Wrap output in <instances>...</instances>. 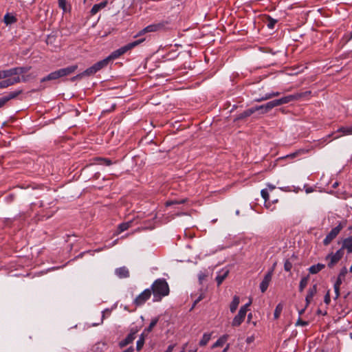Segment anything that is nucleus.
<instances>
[{
    "instance_id": "obj_1",
    "label": "nucleus",
    "mask_w": 352,
    "mask_h": 352,
    "mask_svg": "<svg viewBox=\"0 0 352 352\" xmlns=\"http://www.w3.org/2000/svg\"><path fill=\"white\" fill-rule=\"evenodd\" d=\"M151 293L153 294V301L159 302L164 296L169 294V287L164 278H158L151 285Z\"/></svg>"
},
{
    "instance_id": "obj_2",
    "label": "nucleus",
    "mask_w": 352,
    "mask_h": 352,
    "mask_svg": "<svg viewBox=\"0 0 352 352\" xmlns=\"http://www.w3.org/2000/svg\"><path fill=\"white\" fill-rule=\"evenodd\" d=\"M78 68L77 65H71L65 68H62L51 72L47 76L43 77L41 80V82H44L50 80H57L60 78L65 77L74 73Z\"/></svg>"
},
{
    "instance_id": "obj_3",
    "label": "nucleus",
    "mask_w": 352,
    "mask_h": 352,
    "mask_svg": "<svg viewBox=\"0 0 352 352\" xmlns=\"http://www.w3.org/2000/svg\"><path fill=\"white\" fill-rule=\"evenodd\" d=\"M144 39L136 40L133 42L129 43L124 46L120 47L119 49L113 51L109 56H107L109 61L119 58L122 54H125L128 51L132 50L140 43L144 41Z\"/></svg>"
},
{
    "instance_id": "obj_4",
    "label": "nucleus",
    "mask_w": 352,
    "mask_h": 352,
    "mask_svg": "<svg viewBox=\"0 0 352 352\" xmlns=\"http://www.w3.org/2000/svg\"><path fill=\"white\" fill-rule=\"evenodd\" d=\"M282 104H283V100L281 98L279 99L271 100L265 104L252 107V109L254 110V113H255L257 111L261 110L262 113H267L268 111H270L274 107L280 106Z\"/></svg>"
},
{
    "instance_id": "obj_5",
    "label": "nucleus",
    "mask_w": 352,
    "mask_h": 352,
    "mask_svg": "<svg viewBox=\"0 0 352 352\" xmlns=\"http://www.w3.org/2000/svg\"><path fill=\"white\" fill-rule=\"evenodd\" d=\"M344 255L343 248L339 249L336 253H330L326 257L327 261H329L328 267H333L342 258Z\"/></svg>"
},
{
    "instance_id": "obj_6",
    "label": "nucleus",
    "mask_w": 352,
    "mask_h": 352,
    "mask_svg": "<svg viewBox=\"0 0 352 352\" xmlns=\"http://www.w3.org/2000/svg\"><path fill=\"white\" fill-rule=\"evenodd\" d=\"M311 94V91H305L302 92H298L292 95H289L287 96H284L282 98L283 104L292 102L294 100H297L302 98L307 97L310 96Z\"/></svg>"
},
{
    "instance_id": "obj_7",
    "label": "nucleus",
    "mask_w": 352,
    "mask_h": 352,
    "mask_svg": "<svg viewBox=\"0 0 352 352\" xmlns=\"http://www.w3.org/2000/svg\"><path fill=\"white\" fill-rule=\"evenodd\" d=\"M166 24H167V22H161V23L151 24V25L146 26V28H144V29H142L138 33V35H142L145 33L154 32L161 30L164 28V27Z\"/></svg>"
},
{
    "instance_id": "obj_8",
    "label": "nucleus",
    "mask_w": 352,
    "mask_h": 352,
    "mask_svg": "<svg viewBox=\"0 0 352 352\" xmlns=\"http://www.w3.org/2000/svg\"><path fill=\"white\" fill-rule=\"evenodd\" d=\"M342 228L343 226L341 223H340L336 227L333 228L323 240V244L324 245H328L337 236Z\"/></svg>"
},
{
    "instance_id": "obj_9",
    "label": "nucleus",
    "mask_w": 352,
    "mask_h": 352,
    "mask_svg": "<svg viewBox=\"0 0 352 352\" xmlns=\"http://www.w3.org/2000/svg\"><path fill=\"white\" fill-rule=\"evenodd\" d=\"M151 294V290L150 289H144L134 299V304L136 306H141L144 305L145 302L150 298Z\"/></svg>"
},
{
    "instance_id": "obj_10",
    "label": "nucleus",
    "mask_w": 352,
    "mask_h": 352,
    "mask_svg": "<svg viewBox=\"0 0 352 352\" xmlns=\"http://www.w3.org/2000/svg\"><path fill=\"white\" fill-rule=\"evenodd\" d=\"M22 93L21 89L11 91L8 94L3 96L0 98V108L3 107L9 100L16 98L19 94Z\"/></svg>"
},
{
    "instance_id": "obj_11",
    "label": "nucleus",
    "mask_w": 352,
    "mask_h": 352,
    "mask_svg": "<svg viewBox=\"0 0 352 352\" xmlns=\"http://www.w3.org/2000/svg\"><path fill=\"white\" fill-rule=\"evenodd\" d=\"M137 332H138L137 329H132L131 330L130 333L119 343L120 347L123 348V347L126 346V345L132 343L135 338V334Z\"/></svg>"
},
{
    "instance_id": "obj_12",
    "label": "nucleus",
    "mask_w": 352,
    "mask_h": 352,
    "mask_svg": "<svg viewBox=\"0 0 352 352\" xmlns=\"http://www.w3.org/2000/svg\"><path fill=\"white\" fill-rule=\"evenodd\" d=\"M272 276L271 275V272H267L264 276L263 280L260 283V289L262 293L266 292L270 285V283L272 280Z\"/></svg>"
},
{
    "instance_id": "obj_13",
    "label": "nucleus",
    "mask_w": 352,
    "mask_h": 352,
    "mask_svg": "<svg viewBox=\"0 0 352 352\" xmlns=\"http://www.w3.org/2000/svg\"><path fill=\"white\" fill-rule=\"evenodd\" d=\"M115 274L120 278H126L130 276L129 271L125 266L116 268L115 270Z\"/></svg>"
},
{
    "instance_id": "obj_14",
    "label": "nucleus",
    "mask_w": 352,
    "mask_h": 352,
    "mask_svg": "<svg viewBox=\"0 0 352 352\" xmlns=\"http://www.w3.org/2000/svg\"><path fill=\"white\" fill-rule=\"evenodd\" d=\"M229 274V270L226 269H223L220 272H218V274L216 277V281L217 283V285H220L223 281L226 279Z\"/></svg>"
},
{
    "instance_id": "obj_15",
    "label": "nucleus",
    "mask_w": 352,
    "mask_h": 352,
    "mask_svg": "<svg viewBox=\"0 0 352 352\" xmlns=\"http://www.w3.org/2000/svg\"><path fill=\"white\" fill-rule=\"evenodd\" d=\"M107 1H102L100 3L94 5L90 11L91 14L95 15L96 14H97L100 10L107 6Z\"/></svg>"
},
{
    "instance_id": "obj_16",
    "label": "nucleus",
    "mask_w": 352,
    "mask_h": 352,
    "mask_svg": "<svg viewBox=\"0 0 352 352\" xmlns=\"http://www.w3.org/2000/svg\"><path fill=\"white\" fill-rule=\"evenodd\" d=\"M12 76H16V71L14 70V67L9 69L0 71V79L7 78Z\"/></svg>"
},
{
    "instance_id": "obj_17",
    "label": "nucleus",
    "mask_w": 352,
    "mask_h": 352,
    "mask_svg": "<svg viewBox=\"0 0 352 352\" xmlns=\"http://www.w3.org/2000/svg\"><path fill=\"white\" fill-rule=\"evenodd\" d=\"M253 113H254V110H252V108L248 109L244 111L243 113L238 114L236 116V118H234V121H239L241 120H243V119L250 116Z\"/></svg>"
},
{
    "instance_id": "obj_18",
    "label": "nucleus",
    "mask_w": 352,
    "mask_h": 352,
    "mask_svg": "<svg viewBox=\"0 0 352 352\" xmlns=\"http://www.w3.org/2000/svg\"><path fill=\"white\" fill-rule=\"evenodd\" d=\"M109 62H110L109 60L107 57V58H104L103 60L98 61L93 65L96 68V71L98 72L100 69H102V68L107 67L108 65V64L109 63Z\"/></svg>"
},
{
    "instance_id": "obj_19",
    "label": "nucleus",
    "mask_w": 352,
    "mask_h": 352,
    "mask_svg": "<svg viewBox=\"0 0 352 352\" xmlns=\"http://www.w3.org/2000/svg\"><path fill=\"white\" fill-rule=\"evenodd\" d=\"M342 248H343V250L346 249L348 253L352 252V236L343 241Z\"/></svg>"
},
{
    "instance_id": "obj_20",
    "label": "nucleus",
    "mask_w": 352,
    "mask_h": 352,
    "mask_svg": "<svg viewBox=\"0 0 352 352\" xmlns=\"http://www.w3.org/2000/svg\"><path fill=\"white\" fill-rule=\"evenodd\" d=\"M325 267V265L322 263H318L316 265H311L309 269V272L311 274H316L320 272L322 270H323Z\"/></svg>"
},
{
    "instance_id": "obj_21",
    "label": "nucleus",
    "mask_w": 352,
    "mask_h": 352,
    "mask_svg": "<svg viewBox=\"0 0 352 352\" xmlns=\"http://www.w3.org/2000/svg\"><path fill=\"white\" fill-rule=\"evenodd\" d=\"M280 95V93L278 92V91H272L270 93H267L266 94H265V96H263L260 98H255V101L256 102H261V101H263V100H268V99H270L273 97H275V96H278Z\"/></svg>"
},
{
    "instance_id": "obj_22",
    "label": "nucleus",
    "mask_w": 352,
    "mask_h": 352,
    "mask_svg": "<svg viewBox=\"0 0 352 352\" xmlns=\"http://www.w3.org/2000/svg\"><path fill=\"white\" fill-rule=\"evenodd\" d=\"M239 297L237 296H234L230 305V309L232 313L235 312L239 306Z\"/></svg>"
},
{
    "instance_id": "obj_23",
    "label": "nucleus",
    "mask_w": 352,
    "mask_h": 352,
    "mask_svg": "<svg viewBox=\"0 0 352 352\" xmlns=\"http://www.w3.org/2000/svg\"><path fill=\"white\" fill-rule=\"evenodd\" d=\"M147 334L144 333V332H142V334L140 335L138 340L137 341V343H136V350L140 351L143 346H144V341H145V337Z\"/></svg>"
},
{
    "instance_id": "obj_24",
    "label": "nucleus",
    "mask_w": 352,
    "mask_h": 352,
    "mask_svg": "<svg viewBox=\"0 0 352 352\" xmlns=\"http://www.w3.org/2000/svg\"><path fill=\"white\" fill-rule=\"evenodd\" d=\"M3 21L6 25H11L16 21V19L12 14L7 13L4 16Z\"/></svg>"
},
{
    "instance_id": "obj_25",
    "label": "nucleus",
    "mask_w": 352,
    "mask_h": 352,
    "mask_svg": "<svg viewBox=\"0 0 352 352\" xmlns=\"http://www.w3.org/2000/svg\"><path fill=\"white\" fill-rule=\"evenodd\" d=\"M131 224H132L131 221L120 223L118 227L117 233L120 234V233L128 230L129 228L131 227Z\"/></svg>"
},
{
    "instance_id": "obj_26",
    "label": "nucleus",
    "mask_w": 352,
    "mask_h": 352,
    "mask_svg": "<svg viewBox=\"0 0 352 352\" xmlns=\"http://www.w3.org/2000/svg\"><path fill=\"white\" fill-rule=\"evenodd\" d=\"M158 321H159L158 317H155V318H153L150 324L148 325V327L147 328H146L143 332H144V333H146V334H148V333L152 331L153 329L154 328V327H155V325L157 324Z\"/></svg>"
},
{
    "instance_id": "obj_27",
    "label": "nucleus",
    "mask_w": 352,
    "mask_h": 352,
    "mask_svg": "<svg viewBox=\"0 0 352 352\" xmlns=\"http://www.w3.org/2000/svg\"><path fill=\"white\" fill-rule=\"evenodd\" d=\"M210 338H211V333H205L203 335L202 338L199 341V344L201 346H206L208 343V342L210 341Z\"/></svg>"
},
{
    "instance_id": "obj_28",
    "label": "nucleus",
    "mask_w": 352,
    "mask_h": 352,
    "mask_svg": "<svg viewBox=\"0 0 352 352\" xmlns=\"http://www.w3.org/2000/svg\"><path fill=\"white\" fill-rule=\"evenodd\" d=\"M9 80H10V85H13L16 83H19V82H26L28 80L27 79V77L25 76H22V77H19V76H15L12 78H9Z\"/></svg>"
},
{
    "instance_id": "obj_29",
    "label": "nucleus",
    "mask_w": 352,
    "mask_h": 352,
    "mask_svg": "<svg viewBox=\"0 0 352 352\" xmlns=\"http://www.w3.org/2000/svg\"><path fill=\"white\" fill-rule=\"evenodd\" d=\"M337 132L342 133L344 135H352V128L351 126H341L338 130Z\"/></svg>"
},
{
    "instance_id": "obj_30",
    "label": "nucleus",
    "mask_w": 352,
    "mask_h": 352,
    "mask_svg": "<svg viewBox=\"0 0 352 352\" xmlns=\"http://www.w3.org/2000/svg\"><path fill=\"white\" fill-rule=\"evenodd\" d=\"M14 70L16 71V75L23 74H25L28 72H29L31 69V67H14Z\"/></svg>"
},
{
    "instance_id": "obj_31",
    "label": "nucleus",
    "mask_w": 352,
    "mask_h": 352,
    "mask_svg": "<svg viewBox=\"0 0 352 352\" xmlns=\"http://www.w3.org/2000/svg\"><path fill=\"white\" fill-rule=\"evenodd\" d=\"M228 336H223L219 338L212 345V348L222 346L227 340Z\"/></svg>"
},
{
    "instance_id": "obj_32",
    "label": "nucleus",
    "mask_w": 352,
    "mask_h": 352,
    "mask_svg": "<svg viewBox=\"0 0 352 352\" xmlns=\"http://www.w3.org/2000/svg\"><path fill=\"white\" fill-rule=\"evenodd\" d=\"M244 321V319L239 316V315H236L234 318H233V320L232 322V327H239L241 324V323Z\"/></svg>"
},
{
    "instance_id": "obj_33",
    "label": "nucleus",
    "mask_w": 352,
    "mask_h": 352,
    "mask_svg": "<svg viewBox=\"0 0 352 352\" xmlns=\"http://www.w3.org/2000/svg\"><path fill=\"white\" fill-rule=\"evenodd\" d=\"M309 275L301 278V280L300 281V284H299L300 292H302L304 290V289L306 287V286L307 285L308 281H309Z\"/></svg>"
},
{
    "instance_id": "obj_34",
    "label": "nucleus",
    "mask_w": 352,
    "mask_h": 352,
    "mask_svg": "<svg viewBox=\"0 0 352 352\" xmlns=\"http://www.w3.org/2000/svg\"><path fill=\"white\" fill-rule=\"evenodd\" d=\"M96 72H97V71H96V68L94 67V65H92L90 67L85 69L82 72V74L84 75V76H89L95 74Z\"/></svg>"
},
{
    "instance_id": "obj_35",
    "label": "nucleus",
    "mask_w": 352,
    "mask_h": 352,
    "mask_svg": "<svg viewBox=\"0 0 352 352\" xmlns=\"http://www.w3.org/2000/svg\"><path fill=\"white\" fill-rule=\"evenodd\" d=\"M348 271H347V269L346 267H343L340 273H339V275L338 276V278L336 280V281H338L340 280V285L342 284V280L344 278L346 274H347Z\"/></svg>"
},
{
    "instance_id": "obj_36",
    "label": "nucleus",
    "mask_w": 352,
    "mask_h": 352,
    "mask_svg": "<svg viewBox=\"0 0 352 352\" xmlns=\"http://www.w3.org/2000/svg\"><path fill=\"white\" fill-rule=\"evenodd\" d=\"M283 306L282 304L279 303L276 305L275 310H274V317L275 319H277L279 318V316L283 311Z\"/></svg>"
},
{
    "instance_id": "obj_37",
    "label": "nucleus",
    "mask_w": 352,
    "mask_h": 352,
    "mask_svg": "<svg viewBox=\"0 0 352 352\" xmlns=\"http://www.w3.org/2000/svg\"><path fill=\"white\" fill-rule=\"evenodd\" d=\"M58 7L63 10V12H66L67 10H70V6H69V8L67 6V0H58Z\"/></svg>"
},
{
    "instance_id": "obj_38",
    "label": "nucleus",
    "mask_w": 352,
    "mask_h": 352,
    "mask_svg": "<svg viewBox=\"0 0 352 352\" xmlns=\"http://www.w3.org/2000/svg\"><path fill=\"white\" fill-rule=\"evenodd\" d=\"M317 293V285L314 284L311 287H310L308 290L307 294L306 296H308V298H312L315 296V294Z\"/></svg>"
},
{
    "instance_id": "obj_39",
    "label": "nucleus",
    "mask_w": 352,
    "mask_h": 352,
    "mask_svg": "<svg viewBox=\"0 0 352 352\" xmlns=\"http://www.w3.org/2000/svg\"><path fill=\"white\" fill-rule=\"evenodd\" d=\"M277 23V20L272 18L268 16L267 19V25L268 28L273 29L275 26V24Z\"/></svg>"
},
{
    "instance_id": "obj_40",
    "label": "nucleus",
    "mask_w": 352,
    "mask_h": 352,
    "mask_svg": "<svg viewBox=\"0 0 352 352\" xmlns=\"http://www.w3.org/2000/svg\"><path fill=\"white\" fill-rule=\"evenodd\" d=\"M97 160L98 161V164L101 165L110 166L112 164V162L109 159L98 158Z\"/></svg>"
},
{
    "instance_id": "obj_41",
    "label": "nucleus",
    "mask_w": 352,
    "mask_h": 352,
    "mask_svg": "<svg viewBox=\"0 0 352 352\" xmlns=\"http://www.w3.org/2000/svg\"><path fill=\"white\" fill-rule=\"evenodd\" d=\"M340 281H336L334 283V291L336 294L335 299H337L340 296Z\"/></svg>"
},
{
    "instance_id": "obj_42",
    "label": "nucleus",
    "mask_w": 352,
    "mask_h": 352,
    "mask_svg": "<svg viewBox=\"0 0 352 352\" xmlns=\"http://www.w3.org/2000/svg\"><path fill=\"white\" fill-rule=\"evenodd\" d=\"M10 80H9V78L6 79V80H2L0 82V89H4V88H7L10 86H11L10 85Z\"/></svg>"
},
{
    "instance_id": "obj_43",
    "label": "nucleus",
    "mask_w": 352,
    "mask_h": 352,
    "mask_svg": "<svg viewBox=\"0 0 352 352\" xmlns=\"http://www.w3.org/2000/svg\"><path fill=\"white\" fill-rule=\"evenodd\" d=\"M292 268V263L289 260H286L284 263V270L286 272H290Z\"/></svg>"
},
{
    "instance_id": "obj_44",
    "label": "nucleus",
    "mask_w": 352,
    "mask_h": 352,
    "mask_svg": "<svg viewBox=\"0 0 352 352\" xmlns=\"http://www.w3.org/2000/svg\"><path fill=\"white\" fill-rule=\"evenodd\" d=\"M261 194L263 199L265 200V202L269 200V193L267 189H263L261 191Z\"/></svg>"
},
{
    "instance_id": "obj_45",
    "label": "nucleus",
    "mask_w": 352,
    "mask_h": 352,
    "mask_svg": "<svg viewBox=\"0 0 352 352\" xmlns=\"http://www.w3.org/2000/svg\"><path fill=\"white\" fill-rule=\"evenodd\" d=\"M308 324V322L304 321L300 318H299L296 322V326H307Z\"/></svg>"
},
{
    "instance_id": "obj_46",
    "label": "nucleus",
    "mask_w": 352,
    "mask_h": 352,
    "mask_svg": "<svg viewBox=\"0 0 352 352\" xmlns=\"http://www.w3.org/2000/svg\"><path fill=\"white\" fill-rule=\"evenodd\" d=\"M83 77H84V75L82 74V73L77 74L75 76H73L70 80H71V81L74 82L77 80L82 79Z\"/></svg>"
},
{
    "instance_id": "obj_47",
    "label": "nucleus",
    "mask_w": 352,
    "mask_h": 352,
    "mask_svg": "<svg viewBox=\"0 0 352 352\" xmlns=\"http://www.w3.org/2000/svg\"><path fill=\"white\" fill-rule=\"evenodd\" d=\"M184 202H185L184 200H182V201H167L166 204L167 206H171V205H173V204H184Z\"/></svg>"
},
{
    "instance_id": "obj_48",
    "label": "nucleus",
    "mask_w": 352,
    "mask_h": 352,
    "mask_svg": "<svg viewBox=\"0 0 352 352\" xmlns=\"http://www.w3.org/2000/svg\"><path fill=\"white\" fill-rule=\"evenodd\" d=\"M206 274L202 272H200L199 274H198V278H199V280L200 282V283H202V281L206 278Z\"/></svg>"
},
{
    "instance_id": "obj_49",
    "label": "nucleus",
    "mask_w": 352,
    "mask_h": 352,
    "mask_svg": "<svg viewBox=\"0 0 352 352\" xmlns=\"http://www.w3.org/2000/svg\"><path fill=\"white\" fill-rule=\"evenodd\" d=\"M247 311L244 310V308H240L239 313L237 314L239 316L242 317L244 320L246 316Z\"/></svg>"
},
{
    "instance_id": "obj_50",
    "label": "nucleus",
    "mask_w": 352,
    "mask_h": 352,
    "mask_svg": "<svg viewBox=\"0 0 352 352\" xmlns=\"http://www.w3.org/2000/svg\"><path fill=\"white\" fill-rule=\"evenodd\" d=\"M324 302L325 304L327 305H329L331 302V298H330V294H329V292H328L325 296H324Z\"/></svg>"
},
{
    "instance_id": "obj_51",
    "label": "nucleus",
    "mask_w": 352,
    "mask_h": 352,
    "mask_svg": "<svg viewBox=\"0 0 352 352\" xmlns=\"http://www.w3.org/2000/svg\"><path fill=\"white\" fill-rule=\"evenodd\" d=\"M276 262H274L272 265V266L271 267V268L268 270L267 272H271V275L272 276L273 275V273H274V271L276 268Z\"/></svg>"
},
{
    "instance_id": "obj_52",
    "label": "nucleus",
    "mask_w": 352,
    "mask_h": 352,
    "mask_svg": "<svg viewBox=\"0 0 352 352\" xmlns=\"http://www.w3.org/2000/svg\"><path fill=\"white\" fill-rule=\"evenodd\" d=\"M311 300H312V298H308V296L305 297V301H306L305 308L309 306V305L310 304Z\"/></svg>"
},
{
    "instance_id": "obj_53",
    "label": "nucleus",
    "mask_w": 352,
    "mask_h": 352,
    "mask_svg": "<svg viewBox=\"0 0 352 352\" xmlns=\"http://www.w3.org/2000/svg\"><path fill=\"white\" fill-rule=\"evenodd\" d=\"M203 298L202 295H200L197 300H195L192 308L195 306V305L199 302L200 300H201Z\"/></svg>"
},
{
    "instance_id": "obj_54",
    "label": "nucleus",
    "mask_w": 352,
    "mask_h": 352,
    "mask_svg": "<svg viewBox=\"0 0 352 352\" xmlns=\"http://www.w3.org/2000/svg\"><path fill=\"white\" fill-rule=\"evenodd\" d=\"M250 304H251V302H249L246 303L245 305H244L243 306H242L241 308H244V310L248 311V307L250 305Z\"/></svg>"
},
{
    "instance_id": "obj_55",
    "label": "nucleus",
    "mask_w": 352,
    "mask_h": 352,
    "mask_svg": "<svg viewBox=\"0 0 352 352\" xmlns=\"http://www.w3.org/2000/svg\"><path fill=\"white\" fill-rule=\"evenodd\" d=\"M174 345H169L165 352H172Z\"/></svg>"
},
{
    "instance_id": "obj_56",
    "label": "nucleus",
    "mask_w": 352,
    "mask_h": 352,
    "mask_svg": "<svg viewBox=\"0 0 352 352\" xmlns=\"http://www.w3.org/2000/svg\"><path fill=\"white\" fill-rule=\"evenodd\" d=\"M133 351H134L133 347L130 346L128 349H126V350L123 351L122 352H133Z\"/></svg>"
},
{
    "instance_id": "obj_57",
    "label": "nucleus",
    "mask_w": 352,
    "mask_h": 352,
    "mask_svg": "<svg viewBox=\"0 0 352 352\" xmlns=\"http://www.w3.org/2000/svg\"><path fill=\"white\" fill-rule=\"evenodd\" d=\"M305 309H306V308L305 307V308H303V309H302L299 310V311H298V314H299L300 316L302 315V314H304L305 311Z\"/></svg>"
},
{
    "instance_id": "obj_58",
    "label": "nucleus",
    "mask_w": 352,
    "mask_h": 352,
    "mask_svg": "<svg viewBox=\"0 0 352 352\" xmlns=\"http://www.w3.org/2000/svg\"><path fill=\"white\" fill-rule=\"evenodd\" d=\"M299 153H300V151H298V152H295V153H294L291 154L289 156H290L291 157H295L296 156H297V155H298Z\"/></svg>"
},
{
    "instance_id": "obj_59",
    "label": "nucleus",
    "mask_w": 352,
    "mask_h": 352,
    "mask_svg": "<svg viewBox=\"0 0 352 352\" xmlns=\"http://www.w3.org/2000/svg\"><path fill=\"white\" fill-rule=\"evenodd\" d=\"M252 317V313H250V314L248 315V322H250V320H251Z\"/></svg>"
},
{
    "instance_id": "obj_60",
    "label": "nucleus",
    "mask_w": 352,
    "mask_h": 352,
    "mask_svg": "<svg viewBox=\"0 0 352 352\" xmlns=\"http://www.w3.org/2000/svg\"><path fill=\"white\" fill-rule=\"evenodd\" d=\"M351 39H352V31L349 33V36L348 38L349 41H350Z\"/></svg>"
},
{
    "instance_id": "obj_61",
    "label": "nucleus",
    "mask_w": 352,
    "mask_h": 352,
    "mask_svg": "<svg viewBox=\"0 0 352 352\" xmlns=\"http://www.w3.org/2000/svg\"><path fill=\"white\" fill-rule=\"evenodd\" d=\"M188 352H197V349H191L189 350Z\"/></svg>"
},
{
    "instance_id": "obj_62",
    "label": "nucleus",
    "mask_w": 352,
    "mask_h": 352,
    "mask_svg": "<svg viewBox=\"0 0 352 352\" xmlns=\"http://www.w3.org/2000/svg\"><path fill=\"white\" fill-rule=\"evenodd\" d=\"M228 345L223 349V352H226L227 350L228 349Z\"/></svg>"
},
{
    "instance_id": "obj_63",
    "label": "nucleus",
    "mask_w": 352,
    "mask_h": 352,
    "mask_svg": "<svg viewBox=\"0 0 352 352\" xmlns=\"http://www.w3.org/2000/svg\"><path fill=\"white\" fill-rule=\"evenodd\" d=\"M338 186V183H337V182H336V183L333 185V187H336V186Z\"/></svg>"
},
{
    "instance_id": "obj_64",
    "label": "nucleus",
    "mask_w": 352,
    "mask_h": 352,
    "mask_svg": "<svg viewBox=\"0 0 352 352\" xmlns=\"http://www.w3.org/2000/svg\"><path fill=\"white\" fill-rule=\"evenodd\" d=\"M349 271H350V272L352 273V264H351V266L350 267Z\"/></svg>"
}]
</instances>
